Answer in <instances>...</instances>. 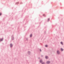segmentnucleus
<instances>
[{
    "label": "nucleus",
    "instance_id": "nucleus-2",
    "mask_svg": "<svg viewBox=\"0 0 64 64\" xmlns=\"http://www.w3.org/2000/svg\"><path fill=\"white\" fill-rule=\"evenodd\" d=\"M3 41V38L0 39V41Z\"/></svg>",
    "mask_w": 64,
    "mask_h": 64
},
{
    "label": "nucleus",
    "instance_id": "nucleus-9",
    "mask_svg": "<svg viewBox=\"0 0 64 64\" xmlns=\"http://www.w3.org/2000/svg\"><path fill=\"white\" fill-rule=\"evenodd\" d=\"M61 51H63V49L61 48Z\"/></svg>",
    "mask_w": 64,
    "mask_h": 64
},
{
    "label": "nucleus",
    "instance_id": "nucleus-11",
    "mask_svg": "<svg viewBox=\"0 0 64 64\" xmlns=\"http://www.w3.org/2000/svg\"><path fill=\"white\" fill-rule=\"evenodd\" d=\"M49 20H50V19L49 18H48V21H49Z\"/></svg>",
    "mask_w": 64,
    "mask_h": 64
},
{
    "label": "nucleus",
    "instance_id": "nucleus-7",
    "mask_svg": "<svg viewBox=\"0 0 64 64\" xmlns=\"http://www.w3.org/2000/svg\"><path fill=\"white\" fill-rule=\"evenodd\" d=\"M32 34H30V37H32Z\"/></svg>",
    "mask_w": 64,
    "mask_h": 64
},
{
    "label": "nucleus",
    "instance_id": "nucleus-6",
    "mask_svg": "<svg viewBox=\"0 0 64 64\" xmlns=\"http://www.w3.org/2000/svg\"><path fill=\"white\" fill-rule=\"evenodd\" d=\"M10 46L11 47L12 46V44H10Z\"/></svg>",
    "mask_w": 64,
    "mask_h": 64
},
{
    "label": "nucleus",
    "instance_id": "nucleus-5",
    "mask_svg": "<svg viewBox=\"0 0 64 64\" xmlns=\"http://www.w3.org/2000/svg\"><path fill=\"white\" fill-rule=\"evenodd\" d=\"M40 63H42V60H40Z\"/></svg>",
    "mask_w": 64,
    "mask_h": 64
},
{
    "label": "nucleus",
    "instance_id": "nucleus-12",
    "mask_svg": "<svg viewBox=\"0 0 64 64\" xmlns=\"http://www.w3.org/2000/svg\"><path fill=\"white\" fill-rule=\"evenodd\" d=\"M42 64H45V63L44 62H42Z\"/></svg>",
    "mask_w": 64,
    "mask_h": 64
},
{
    "label": "nucleus",
    "instance_id": "nucleus-13",
    "mask_svg": "<svg viewBox=\"0 0 64 64\" xmlns=\"http://www.w3.org/2000/svg\"><path fill=\"white\" fill-rule=\"evenodd\" d=\"M2 14H1V13H0V16H1V15Z\"/></svg>",
    "mask_w": 64,
    "mask_h": 64
},
{
    "label": "nucleus",
    "instance_id": "nucleus-15",
    "mask_svg": "<svg viewBox=\"0 0 64 64\" xmlns=\"http://www.w3.org/2000/svg\"><path fill=\"white\" fill-rule=\"evenodd\" d=\"M40 51H41V49H40Z\"/></svg>",
    "mask_w": 64,
    "mask_h": 64
},
{
    "label": "nucleus",
    "instance_id": "nucleus-8",
    "mask_svg": "<svg viewBox=\"0 0 64 64\" xmlns=\"http://www.w3.org/2000/svg\"><path fill=\"white\" fill-rule=\"evenodd\" d=\"M61 43L62 44V45H63V42H61Z\"/></svg>",
    "mask_w": 64,
    "mask_h": 64
},
{
    "label": "nucleus",
    "instance_id": "nucleus-10",
    "mask_svg": "<svg viewBox=\"0 0 64 64\" xmlns=\"http://www.w3.org/2000/svg\"><path fill=\"white\" fill-rule=\"evenodd\" d=\"M45 46L47 47H48V46L47 45H46Z\"/></svg>",
    "mask_w": 64,
    "mask_h": 64
},
{
    "label": "nucleus",
    "instance_id": "nucleus-3",
    "mask_svg": "<svg viewBox=\"0 0 64 64\" xmlns=\"http://www.w3.org/2000/svg\"><path fill=\"white\" fill-rule=\"evenodd\" d=\"M57 52L58 53V54H59V53H60V52H59V51L58 50L57 51Z\"/></svg>",
    "mask_w": 64,
    "mask_h": 64
},
{
    "label": "nucleus",
    "instance_id": "nucleus-14",
    "mask_svg": "<svg viewBox=\"0 0 64 64\" xmlns=\"http://www.w3.org/2000/svg\"><path fill=\"white\" fill-rule=\"evenodd\" d=\"M45 14H43V16H45Z\"/></svg>",
    "mask_w": 64,
    "mask_h": 64
},
{
    "label": "nucleus",
    "instance_id": "nucleus-4",
    "mask_svg": "<svg viewBox=\"0 0 64 64\" xmlns=\"http://www.w3.org/2000/svg\"><path fill=\"white\" fill-rule=\"evenodd\" d=\"M46 59H47V58H48V57L47 56H46Z\"/></svg>",
    "mask_w": 64,
    "mask_h": 64
},
{
    "label": "nucleus",
    "instance_id": "nucleus-1",
    "mask_svg": "<svg viewBox=\"0 0 64 64\" xmlns=\"http://www.w3.org/2000/svg\"><path fill=\"white\" fill-rule=\"evenodd\" d=\"M50 63V62L49 61H48L46 62L47 64H49V63Z\"/></svg>",
    "mask_w": 64,
    "mask_h": 64
}]
</instances>
